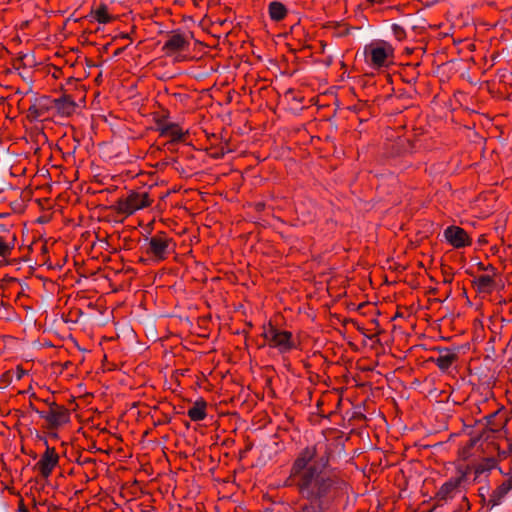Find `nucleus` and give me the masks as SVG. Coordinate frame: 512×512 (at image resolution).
I'll return each instance as SVG.
<instances>
[{
    "mask_svg": "<svg viewBox=\"0 0 512 512\" xmlns=\"http://www.w3.org/2000/svg\"><path fill=\"white\" fill-rule=\"evenodd\" d=\"M332 448L326 439L298 452L288 481L306 502L297 512H335L337 502L348 494L342 474L330 467Z\"/></svg>",
    "mask_w": 512,
    "mask_h": 512,
    "instance_id": "1",
    "label": "nucleus"
},
{
    "mask_svg": "<svg viewBox=\"0 0 512 512\" xmlns=\"http://www.w3.org/2000/svg\"><path fill=\"white\" fill-rule=\"evenodd\" d=\"M364 61L373 70L388 68L394 62V48L384 40H376L364 46Z\"/></svg>",
    "mask_w": 512,
    "mask_h": 512,
    "instance_id": "2",
    "label": "nucleus"
},
{
    "mask_svg": "<svg viewBox=\"0 0 512 512\" xmlns=\"http://www.w3.org/2000/svg\"><path fill=\"white\" fill-rule=\"evenodd\" d=\"M46 405V409H38L31 405V410L38 414L44 421L42 425L43 429L59 430L70 422L71 413L67 407L48 400L46 401Z\"/></svg>",
    "mask_w": 512,
    "mask_h": 512,
    "instance_id": "3",
    "label": "nucleus"
},
{
    "mask_svg": "<svg viewBox=\"0 0 512 512\" xmlns=\"http://www.w3.org/2000/svg\"><path fill=\"white\" fill-rule=\"evenodd\" d=\"M468 484V469H459L454 477L445 481L437 490L434 501L436 505L442 506L458 495H462L466 491Z\"/></svg>",
    "mask_w": 512,
    "mask_h": 512,
    "instance_id": "4",
    "label": "nucleus"
},
{
    "mask_svg": "<svg viewBox=\"0 0 512 512\" xmlns=\"http://www.w3.org/2000/svg\"><path fill=\"white\" fill-rule=\"evenodd\" d=\"M153 199L145 191L131 190L126 195L117 199L113 209L126 217L135 214L137 211L152 205Z\"/></svg>",
    "mask_w": 512,
    "mask_h": 512,
    "instance_id": "5",
    "label": "nucleus"
},
{
    "mask_svg": "<svg viewBox=\"0 0 512 512\" xmlns=\"http://www.w3.org/2000/svg\"><path fill=\"white\" fill-rule=\"evenodd\" d=\"M176 244L165 232H159L146 239L145 253L154 262H162L174 252Z\"/></svg>",
    "mask_w": 512,
    "mask_h": 512,
    "instance_id": "6",
    "label": "nucleus"
},
{
    "mask_svg": "<svg viewBox=\"0 0 512 512\" xmlns=\"http://www.w3.org/2000/svg\"><path fill=\"white\" fill-rule=\"evenodd\" d=\"M262 336L269 347L277 349L279 353H288L296 348L292 333L281 330L272 324L263 327Z\"/></svg>",
    "mask_w": 512,
    "mask_h": 512,
    "instance_id": "7",
    "label": "nucleus"
},
{
    "mask_svg": "<svg viewBox=\"0 0 512 512\" xmlns=\"http://www.w3.org/2000/svg\"><path fill=\"white\" fill-rule=\"evenodd\" d=\"M46 450L41 455L39 461L35 464V469L40 473V475L47 479L52 474L54 468L59 463V455L56 452L54 447H50L45 441Z\"/></svg>",
    "mask_w": 512,
    "mask_h": 512,
    "instance_id": "8",
    "label": "nucleus"
},
{
    "mask_svg": "<svg viewBox=\"0 0 512 512\" xmlns=\"http://www.w3.org/2000/svg\"><path fill=\"white\" fill-rule=\"evenodd\" d=\"M17 243V232L6 225L0 224V258L5 260L11 256Z\"/></svg>",
    "mask_w": 512,
    "mask_h": 512,
    "instance_id": "9",
    "label": "nucleus"
},
{
    "mask_svg": "<svg viewBox=\"0 0 512 512\" xmlns=\"http://www.w3.org/2000/svg\"><path fill=\"white\" fill-rule=\"evenodd\" d=\"M446 241L454 248H462L471 244V239L466 231L458 226H449L444 230Z\"/></svg>",
    "mask_w": 512,
    "mask_h": 512,
    "instance_id": "10",
    "label": "nucleus"
},
{
    "mask_svg": "<svg viewBox=\"0 0 512 512\" xmlns=\"http://www.w3.org/2000/svg\"><path fill=\"white\" fill-rule=\"evenodd\" d=\"M190 45L189 38L181 33H173L168 37L163 45V51L166 55H173L175 53L188 50Z\"/></svg>",
    "mask_w": 512,
    "mask_h": 512,
    "instance_id": "11",
    "label": "nucleus"
},
{
    "mask_svg": "<svg viewBox=\"0 0 512 512\" xmlns=\"http://www.w3.org/2000/svg\"><path fill=\"white\" fill-rule=\"evenodd\" d=\"M438 353L433 361L441 371L448 370L457 360V353L449 348H439Z\"/></svg>",
    "mask_w": 512,
    "mask_h": 512,
    "instance_id": "12",
    "label": "nucleus"
},
{
    "mask_svg": "<svg viewBox=\"0 0 512 512\" xmlns=\"http://www.w3.org/2000/svg\"><path fill=\"white\" fill-rule=\"evenodd\" d=\"M157 129L160 136L170 138L171 142L180 141L184 136L182 129L176 123H158Z\"/></svg>",
    "mask_w": 512,
    "mask_h": 512,
    "instance_id": "13",
    "label": "nucleus"
},
{
    "mask_svg": "<svg viewBox=\"0 0 512 512\" xmlns=\"http://www.w3.org/2000/svg\"><path fill=\"white\" fill-rule=\"evenodd\" d=\"M288 10L286 6L279 1H272L268 5V14L271 20L279 22L285 19Z\"/></svg>",
    "mask_w": 512,
    "mask_h": 512,
    "instance_id": "14",
    "label": "nucleus"
},
{
    "mask_svg": "<svg viewBox=\"0 0 512 512\" xmlns=\"http://www.w3.org/2000/svg\"><path fill=\"white\" fill-rule=\"evenodd\" d=\"M55 107L61 115L70 116L74 113L76 104L71 97L64 96L55 100Z\"/></svg>",
    "mask_w": 512,
    "mask_h": 512,
    "instance_id": "15",
    "label": "nucleus"
},
{
    "mask_svg": "<svg viewBox=\"0 0 512 512\" xmlns=\"http://www.w3.org/2000/svg\"><path fill=\"white\" fill-rule=\"evenodd\" d=\"M188 417L195 422L202 421L206 418V402L203 400L196 401L194 405L187 411Z\"/></svg>",
    "mask_w": 512,
    "mask_h": 512,
    "instance_id": "16",
    "label": "nucleus"
},
{
    "mask_svg": "<svg viewBox=\"0 0 512 512\" xmlns=\"http://www.w3.org/2000/svg\"><path fill=\"white\" fill-rule=\"evenodd\" d=\"M44 108L41 102L32 105L29 108V116L34 120H41L44 117Z\"/></svg>",
    "mask_w": 512,
    "mask_h": 512,
    "instance_id": "17",
    "label": "nucleus"
},
{
    "mask_svg": "<svg viewBox=\"0 0 512 512\" xmlns=\"http://www.w3.org/2000/svg\"><path fill=\"white\" fill-rule=\"evenodd\" d=\"M96 21H98L99 23H108L110 21V17L108 15V12L106 10L105 7H99L98 9L95 10V15H94Z\"/></svg>",
    "mask_w": 512,
    "mask_h": 512,
    "instance_id": "18",
    "label": "nucleus"
},
{
    "mask_svg": "<svg viewBox=\"0 0 512 512\" xmlns=\"http://www.w3.org/2000/svg\"><path fill=\"white\" fill-rule=\"evenodd\" d=\"M477 283L480 288L487 289L493 286L494 280L490 275H480L477 278Z\"/></svg>",
    "mask_w": 512,
    "mask_h": 512,
    "instance_id": "19",
    "label": "nucleus"
},
{
    "mask_svg": "<svg viewBox=\"0 0 512 512\" xmlns=\"http://www.w3.org/2000/svg\"><path fill=\"white\" fill-rule=\"evenodd\" d=\"M495 465L494 459H488L486 466L479 465L476 469V474L483 472L485 469H491Z\"/></svg>",
    "mask_w": 512,
    "mask_h": 512,
    "instance_id": "20",
    "label": "nucleus"
},
{
    "mask_svg": "<svg viewBox=\"0 0 512 512\" xmlns=\"http://www.w3.org/2000/svg\"><path fill=\"white\" fill-rule=\"evenodd\" d=\"M48 431V435L53 440H57L59 438L58 430L46 429Z\"/></svg>",
    "mask_w": 512,
    "mask_h": 512,
    "instance_id": "21",
    "label": "nucleus"
},
{
    "mask_svg": "<svg viewBox=\"0 0 512 512\" xmlns=\"http://www.w3.org/2000/svg\"><path fill=\"white\" fill-rule=\"evenodd\" d=\"M18 512H29L28 509L26 508V506L21 503L18 507Z\"/></svg>",
    "mask_w": 512,
    "mask_h": 512,
    "instance_id": "22",
    "label": "nucleus"
}]
</instances>
